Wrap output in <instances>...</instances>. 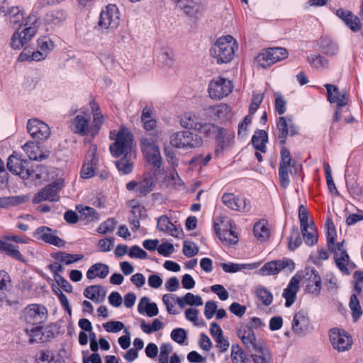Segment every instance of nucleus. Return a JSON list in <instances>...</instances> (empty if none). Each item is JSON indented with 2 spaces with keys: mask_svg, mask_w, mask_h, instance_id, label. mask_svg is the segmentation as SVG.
Masks as SVG:
<instances>
[{
  "mask_svg": "<svg viewBox=\"0 0 363 363\" xmlns=\"http://www.w3.org/2000/svg\"><path fill=\"white\" fill-rule=\"evenodd\" d=\"M40 26V21L38 15L30 13L29 17L26 21L25 27L18 28L13 33L10 45L14 50H20L25 48L35 36Z\"/></svg>",
  "mask_w": 363,
  "mask_h": 363,
  "instance_id": "obj_1",
  "label": "nucleus"
},
{
  "mask_svg": "<svg viewBox=\"0 0 363 363\" xmlns=\"http://www.w3.org/2000/svg\"><path fill=\"white\" fill-rule=\"evenodd\" d=\"M110 139L114 140V143L110 145L112 155L131 156L134 153L135 146L133 144V135L127 128H121L118 130L111 131Z\"/></svg>",
  "mask_w": 363,
  "mask_h": 363,
  "instance_id": "obj_2",
  "label": "nucleus"
},
{
  "mask_svg": "<svg viewBox=\"0 0 363 363\" xmlns=\"http://www.w3.org/2000/svg\"><path fill=\"white\" fill-rule=\"evenodd\" d=\"M238 48L235 38L231 35L220 37L211 49V54L218 64L228 63L234 57Z\"/></svg>",
  "mask_w": 363,
  "mask_h": 363,
  "instance_id": "obj_3",
  "label": "nucleus"
},
{
  "mask_svg": "<svg viewBox=\"0 0 363 363\" xmlns=\"http://www.w3.org/2000/svg\"><path fill=\"white\" fill-rule=\"evenodd\" d=\"M207 121V118L203 116V109L199 113L186 112L180 118V124L183 128L198 130L206 135H211V133L216 130V125Z\"/></svg>",
  "mask_w": 363,
  "mask_h": 363,
  "instance_id": "obj_4",
  "label": "nucleus"
},
{
  "mask_svg": "<svg viewBox=\"0 0 363 363\" xmlns=\"http://www.w3.org/2000/svg\"><path fill=\"white\" fill-rule=\"evenodd\" d=\"M214 228L218 238L224 245H231L238 242V235L231 219L220 216L215 220Z\"/></svg>",
  "mask_w": 363,
  "mask_h": 363,
  "instance_id": "obj_5",
  "label": "nucleus"
},
{
  "mask_svg": "<svg viewBox=\"0 0 363 363\" xmlns=\"http://www.w3.org/2000/svg\"><path fill=\"white\" fill-rule=\"evenodd\" d=\"M172 146L182 150H191L203 145L202 138L196 133L182 130L173 133L169 138Z\"/></svg>",
  "mask_w": 363,
  "mask_h": 363,
  "instance_id": "obj_6",
  "label": "nucleus"
},
{
  "mask_svg": "<svg viewBox=\"0 0 363 363\" xmlns=\"http://www.w3.org/2000/svg\"><path fill=\"white\" fill-rule=\"evenodd\" d=\"M7 167L23 179L30 180L35 183H37L41 177L38 170L28 167L26 160L14 155L9 157Z\"/></svg>",
  "mask_w": 363,
  "mask_h": 363,
  "instance_id": "obj_7",
  "label": "nucleus"
},
{
  "mask_svg": "<svg viewBox=\"0 0 363 363\" xmlns=\"http://www.w3.org/2000/svg\"><path fill=\"white\" fill-rule=\"evenodd\" d=\"M281 158L279 179L281 185L286 188L289 184V176L296 174L301 166L296 160H292L289 150L284 147L281 150Z\"/></svg>",
  "mask_w": 363,
  "mask_h": 363,
  "instance_id": "obj_8",
  "label": "nucleus"
},
{
  "mask_svg": "<svg viewBox=\"0 0 363 363\" xmlns=\"http://www.w3.org/2000/svg\"><path fill=\"white\" fill-rule=\"evenodd\" d=\"M328 336L333 349L337 352L343 353L352 349L353 339L352 335L345 330L340 328H333L328 331Z\"/></svg>",
  "mask_w": 363,
  "mask_h": 363,
  "instance_id": "obj_9",
  "label": "nucleus"
},
{
  "mask_svg": "<svg viewBox=\"0 0 363 363\" xmlns=\"http://www.w3.org/2000/svg\"><path fill=\"white\" fill-rule=\"evenodd\" d=\"M233 85L230 80L217 77L210 81L208 85L209 97L215 101L220 100L228 96L233 91Z\"/></svg>",
  "mask_w": 363,
  "mask_h": 363,
  "instance_id": "obj_10",
  "label": "nucleus"
},
{
  "mask_svg": "<svg viewBox=\"0 0 363 363\" xmlns=\"http://www.w3.org/2000/svg\"><path fill=\"white\" fill-rule=\"evenodd\" d=\"M48 317V311L42 305L30 304L26 307L21 314V320L30 326L42 325Z\"/></svg>",
  "mask_w": 363,
  "mask_h": 363,
  "instance_id": "obj_11",
  "label": "nucleus"
},
{
  "mask_svg": "<svg viewBox=\"0 0 363 363\" xmlns=\"http://www.w3.org/2000/svg\"><path fill=\"white\" fill-rule=\"evenodd\" d=\"M120 21L119 9L115 4H108L101 12L98 26L101 30H114L118 27Z\"/></svg>",
  "mask_w": 363,
  "mask_h": 363,
  "instance_id": "obj_12",
  "label": "nucleus"
},
{
  "mask_svg": "<svg viewBox=\"0 0 363 363\" xmlns=\"http://www.w3.org/2000/svg\"><path fill=\"white\" fill-rule=\"evenodd\" d=\"M288 52L283 48H274L264 50L255 57V62L262 68H267L277 61L286 59Z\"/></svg>",
  "mask_w": 363,
  "mask_h": 363,
  "instance_id": "obj_13",
  "label": "nucleus"
},
{
  "mask_svg": "<svg viewBox=\"0 0 363 363\" xmlns=\"http://www.w3.org/2000/svg\"><path fill=\"white\" fill-rule=\"evenodd\" d=\"M295 263L292 259H283L266 263L259 270L262 276H270L279 274L281 271L291 273L295 269Z\"/></svg>",
  "mask_w": 363,
  "mask_h": 363,
  "instance_id": "obj_14",
  "label": "nucleus"
},
{
  "mask_svg": "<svg viewBox=\"0 0 363 363\" xmlns=\"http://www.w3.org/2000/svg\"><path fill=\"white\" fill-rule=\"evenodd\" d=\"M313 329L308 312L300 310L294 314L291 321V330L295 335L303 337L311 333Z\"/></svg>",
  "mask_w": 363,
  "mask_h": 363,
  "instance_id": "obj_15",
  "label": "nucleus"
},
{
  "mask_svg": "<svg viewBox=\"0 0 363 363\" xmlns=\"http://www.w3.org/2000/svg\"><path fill=\"white\" fill-rule=\"evenodd\" d=\"M69 128L75 134L81 136H86L85 141L90 142L91 140V125L90 116L88 113L82 111L76 115L70 121Z\"/></svg>",
  "mask_w": 363,
  "mask_h": 363,
  "instance_id": "obj_16",
  "label": "nucleus"
},
{
  "mask_svg": "<svg viewBox=\"0 0 363 363\" xmlns=\"http://www.w3.org/2000/svg\"><path fill=\"white\" fill-rule=\"evenodd\" d=\"M232 115V108L227 104L221 103L203 109V116L207 118L208 121H225Z\"/></svg>",
  "mask_w": 363,
  "mask_h": 363,
  "instance_id": "obj_17",
  "label": "nucleus"
},
{
  "mask_svg": "<svg viewBox=\"0 0 363 363\" xmlns=\"http://www.w3.org/2000/svg\"><path fill=\"white\" fill-rule=\"evenodd\" d=\"M27 130L30 135L37 140H46L51 135L49 125L38 118H31L28 121Z\"/></svg>",
  "mask_w": 363,
  "mask_h": 363,
  "instance_id": "obj_18",
  "label": "nucleus"
},
{
  "mask_svg": "<svg viewBox=\"0 0 363 363\" xmlns=\"http://www.w3.org/2000/svg\"><path fill=\"white\" fill-rule=\"evenodd\" d=\"M89 106L92 113L90 133L91 139H93L99 134L102 126L106 123L107 116L102 113L99 104L94 99H91L89 102Z\"/></svg>",
  "mask_w": 363,
  "mask_h": 363,
  "instance_id": "obj_19",
  "label": "nucleus"
},
{
  "mask_svg": "<svg viewBox=\"0 0 363 363\" xmlns=\"http://www.w3.org/2000/svg\"><path fill=\"white\" fill-rule=\"evenodd\" d=\"M33 237L55 247H62L65 245V242L57 235V231L47 226L37 228L33 233Z\"/></svg>",
  "mask_w": 363,
  "mask_h": 363,
  "instance_id": "obj_20",
  "label": "nucleus"
},
{
  "mask_svg": "<svg viewBox=\"0 0 363 363\" xmlns=\"http://www.w3.org/2000/svg\"><path fill=\"white\" fill-rule=\"evenodd\" d=\"M65 180L59 178L51 184L45 186L35 196L34 200L36 202L43 201H57L59 199L58 192L64 186Z\"/></svg>",
  "mask_w": 363,
  "mask_h": 363,
  "instance_id": "obj_21",
  "label": "nucleus"
},
{
  "mask_svg": "<svg viewBox=\"0 0 363 363\" xmlns=\"http://www.w3.org/2000/svg\"><path fill=\"white\" fill-rule=\"evenodd\" d=\"M141 150L147 162L155 167L160 166L161 161L160 149L151 139H142Z\"/></svg>",
  "mask_w": 363,
  "mask_h": 363,
  "instance_id": "obj_22",
  "label": "nucleus"
},
{
  "mask_svg": "<svg viewBox=\"0 0 363 363\" xmlns=\"http://www.w3.org/2000/svg\"><path fill=\"white\" fill-rule=\"evenodd\" d=\"M223 203L233 211L248 212L250 202L245 198L233 193H225L222 198Z\"/></svg>",
  "mask_w": 363,
  "mask_h": 363,
  "instance_id": "obj_23",
  "label": "nucleus"
},
{
  "mask_svg": "<svg viewBox=\"0 0 363 363\" xmlns=\"http://www.w3.org/2000/svg\"><path fill=\"white\" fill-rule=\"evenodd\" d=\"M237 333L239 339L247 350H254L264 344V342L256 338L252 328L247 325H241Z\"/></svg>",
  "mask_w": 363,
  "mask_h": 363,
  "instance_id": "obj_24",
  "label": "nucleus"
},
{
  "mask_svg": "<svg viewBox=\"0 0 363 363\" xmlns=\"http://www.w3.org/2000/svg\"><path fill=\"white\" fill-rule=\"evenodd\" d=\"M303 277L306 291L311 294L318 296L322 286L321 278L318 272L314 269L308 268L306 269Z\"/></svg>",
  "mask_w": 363,
  "mask_h": 363,
  "instance_id": "obj_25",
  "label": "nucleus"
},
{
  "mask_svg": "<svg viewBox=\"0 0 363 363\" xmlns=\"http://www.w3.org/2000/svg\"><path fill=\"white\" fill-rule=\"evenodd\" d=\"M155 180L151 176H145L138 180H133L126 184L128 191H135L140 195L149 194L154 187Z\"/></svg>",
  "mask_w": 363,
  "mask_h": 363,
  "instance_id": "obj_26",
  "label": "nucleus"
},
{
  "mask_svg": "<svg viewBox=\"0 0 363 363\" xmlns=\"http://www.w3.org/2000/svg\"><path fill=\"white\" fill-rule=\"evenodd\" d=\"M327 90L328 99L330 103H335L338 108L346 106L348 103V95L345 91H339L337 87L333 84H325Z\"/></svg>",
  "mask_w": 363,
  "mask_h": 363,
  "instance_id": "obj_27",
  "label": "nucleus"
},
{
  "mask_svg": "<svg viewBox=\"0 0 363 363\" xmlns=\"http://www.w3.org/2000/svg\"><path fill=\"white\" fill-rule=\"evenodd\" d=\"M23 149L28 157L33 160L42 161L48 158L50 152L43 147H40L34 142H28L23 146Z\"/></svg>",
  "mask_w": 363,
  "mask_h": 363,
  "instance_id": "obj_28",
  "label": "nucleus"
},
{
  "mask_svg": "<svg viewBox=\"0 0 363 363\" xmlns=\"http://www.w3.org/2000/svg\"><path fill=\"white\" fill-rule=\"evenodd\" d=\"M213 133H216V152H223L231 145L234 137L231 132L228 131L223 128L216 126V130L212 132L211 134Z\"/></svg>",
  "mask_w": 363,
  "mask_h": 363,
  "instance_id": "obj_29",
  "label": "nucleus"
},
{
  "mask_svg": "<svg viewBox=\"0 0 363 363\" xmlns=\"http://www.w3.org/2000/svg\"><path fill=\"white\" fill-rule=\"evenodd\" d=\"M301 275L299 273L295 274L290 280L286 288L284 290L283 297L286 299V306L289 307L294 303L296 294L299 289V282Z\"/></svg>",
  "mask_w": 363,
  "mask_h": 363,
  "instance_id": "obj_30",
  "label": "nucleus"
},
{
  "mask_svg": "<svg viewBox=\"0 0 363 363\" xmlns=\"http://www.w3.org/2000/svg\"><path fill=\"white\" fill-rule=\"evenodd\" d=\"M177 6L183 10L186 14L195 16L200 13L205 4L204 0H174Z\"/></svg>",
  "mask_w": 363,
  "mask_h": 363,
  "instance_id": "obj_31",
  "label": "nucleus"
},
{
  "mask_svg": "<svg viewBox=\"0 0 363 363\" xmlns=\"http://www.w3.org/2000/svg\"><path fill=\"white\" fill-rule=\"evenodd\" d=\"M277 127L281 132L279 138L281 142L284 143L287 135H294L296 133V127L294 120L291 116H287L280 117L277 123Z\"/></svg>",
  "mask_w": 363,
  "mask_h": 363,
  "instance_id": "obj_32",
  "label": "nucleus"
},
{
  "mask_svg": "<svg viewBox=\"0 0 363 363\" xmlns=\"http://www.w3.org/2000/svg\"><path fill=\"white\" fill-rule=\"evenodd\" d=\"M6 17L10 25L13 28H23L25 27L26 19L29 17V13L25 16L23 11L18 7L11 6L8 11Z\"/></svg>",
  "mask_w": 363,
  "mask_h": 363,
  "instance_id": "obj_33",
  "label": "nucleus"
},
{
  "mask_svg": "<svg viewBox=\"0 0 363 363\" xmlns=\"http://www.w3.org/2000/svg\"><path fill=\"white\" fill-rule=\"evenodd\" d=\"M336 13L352 31L357 32L361 29L362 23L359 18L351 11L340 9L337 10Z\"/></svg>",
  "mask_w": 363,
  "mask_h": 363,
  "instance_id": "obj_34",
  "label": "nucleus"
},
{
  "mask_svg": "<svg viewBox=\"0 0 363 363\" xmlns=\"http://www.w3.org/2000/svg\"><path fill=\"white\" fill-rule=\"evenodd\" d=\"M330 250L335 254V262L339 269L345 274H348L349 256L343 247V244H337V247Z\"/></svg>",
  "mask_w": 363,
  "mask_h": 363,
  "instance_id": "obj_35",
  "label": "nucleus"
},
{
  "mask_svg": "<svg viewBox=\"0 0 363 363\" xmlns=\"http://www.w3.org/2000/svg\"><path fill=\"white\" fill-rule=\"evenodd\" d=\"M253 233L259 242H264L269 239L271 235V227L269 223L265 220H260L255 223Z\"/></svg>",
  "mask_w": 363,
  "mask_h": 363,
  "instance_id": "obj_36",
  "label": "nucleus"
},
{
  "mask_svg": "<svg viewBox=\"0 0 363 363\" xmlns=\"http://www.w3.org/2000/svg\"><path fill=\"white\" fill-rule=\"evenodd\" d=\"M109 274V267L103 263H96L91 266L86 272L87 279L92 280L96 278L104 279Z\"/></svg>",
  "mask_w": 363,
  "mask_h": 363,
  "instance_id": "obj_37",
  "label": "nucleus"
},
{
  "mask_svg": "<svg viewBox=\"0 0 363 363\" xmlns=\"http://www.w3.org/2000/svg\"><path fill=\"white\" fill-rule=\"evenodd\" d=\"M300 228L303 241L307 245L312 246L318 242V233L313 221L311 222L309 225L303 226Z\"/></svg>",
  "mask_w": 363,
  "mask_h": 363,
  "instance_id": "obj_38",
  "label": "nucleus"
},
{
  "mask_svg": "<svg viewBox=\"0 0 363 363\" xmlns=\"http://www.w3.org/2000/svg\"><path fill=\"white\" fill-rule=\"evenodd\" d=\"M157 228L160 231L165 232L174 237H179L182 233V230L175 227L169 218L164 216L158 218Z\"/></svg>",
  "mask_w": 363,
  "mask_h": 363,
  "instance_id": "obj_39",
  "label": "nucleus"
},
{
  "mask_svg": "<svg viewBox=\"0 0 363 363\" xmlns=\"http://www.w3.org/2000/svg\"><path fill=\"white\" fill-rule=\"evenodd\" d=\"M67 18V13L65 11L57 9L48 13L44 18L46 24L52 27L60 25Z\"/></svg>",
  "mask_w": 363,
  "mask_h": 363,
  "instance_id": "obj_40",
  "label": "nucleus"
},
{
  "mask_svg": "<svg viewBox=\"0 0 363 363\" xmlns=\"http://www.w3.org/2000/svg\"><path fill=\"white\" fill-rule=\"evenodd\" d=\"M51 256L56 262L67 265L77 262L84 258L81 254H69L65 252H57Z\"/></svg>",
  "mask_w": 363,
  "mask_h": 363,
  "instance_id": "obj_41",
  "label": "nucleus"
},
{
  "mask_svg": "<svg viewBox=\"0 0 363 363\" xmlns=\"http://www.w3.org/2000/svg\"><path fill=\"white\" fill-rule=\"evenodd\" d=\"M254 352L252 355L254 363H271L272 355L265 343L254 350Z\"/></svg>",
  "mask_w": 363,
  "mask_h": 363,
  "instance_id": "obj_42",
  "label": "nucleus"
},
{
  "mask_svg": "<svg viewBox=\"0 0 363 363\" xmlns=\"http://www.w3.org/2000/svg\"><path fill=\"white\" fill-rule=\"evenodd\" d=\"M138 309L140 313H145L149 317L156 316L159 313L157 304L150 302L146 297L140 299L138 306Z\"/></svg>",
  "mask_w": 363,
  "mask_h": 363,
  "instance_id": "obj_43",
  "label": "nucleus"
},
{
  "mask_svg": "<svg viewBox=\"0 0 363 363\" xmlns=\"http://www.w3.org/2000/svg\"><path fill=\"white\" fill-rule=\"evenodd\" d=\"M177 303L180 308H184L186 306H202L203 301L202 298L200 296L194 295L192 293H187L184 296L177 298Z\"/></svg>",
  "mask_w": 363,
  "mask_h": 363,
  "instance_id": "obj_44",
  "label": "nucleus"
},
{
  "mask_svg": "<svg viewBox=\"0 0 363 363\" xmlns=\"http://www.w3.org/2000/svg\"><path fill=\"white\" fill-rule=\"evenodd\" d=\"M230 359L233 363H250L247 354L238 344L231 346Z\"/></svg>",
  "mask_w": 363,
  "mask_h": 363,
  "instance_id": "obj_45",
  "label": "nucleus"
},
{
  "mask_svg": "<svg viewBox=\"0 0 363 363\" xmlns=\"http://www.w3.org/2000/svg\"><path fill=\"white\" fill-rule=\"evenodd\" d=\"M268 141V135L266 131L258 130L252 136V143L254 147L262 152L266 151V144Z\"/></svg>",
  "mask_w": 363,
  "mask_h": 363,
  "instance_id": "obj_46",
  "label": "nucleus"
},
{
  "mask_svg": "<svg viewBox=\"0 0 363 363\" xmlns=\"http://www.w3.org/2000/svg\"><path fill=\"white\" fill-rule=\"evenodd\" d=\"M325 228L326 231L328 247L330 250L334 249L335 247H337V243H336V239L337 235L335 225L331 219H327L325 224Z\"/></svg>",
  "mask_w": 363,
  "mask_h": 363,
  "instance_id": "obj_47",
  "label": "nucleus"
},
{
  "mask_svg": "<svg viewBox=\"0 0 363 363\" xmlns=\"http://www.w3.org/2000/svg\"><path fill=\"white\" fill-rule=\"evenodd\" d=\"M259 266V264L257 263V262L245 264H240L230 262V263H223L221 265L223 269L225 272H228V273H235L242 269L252 270V269L257 268Z\"/></svg>",
  "mask_w": 363,
  "mask_h": 363,
  "instance_id": "obj_48",
  "label": "nucleus"
},
{
  "mask_svg": "<svg viewBox=\"0 0 363 363\" xmlns=\"http://www.w3.org/2000/svg\"><path fill=\"white\" fill-rule=\"evenodd\" d=\"M130 157V155H124L123 157L116 162V167L121 174H129L133 172L134 163Z\"/></svg>",
  "mask_w": 363,
  "mask_h": 363,
  "instance_id": "obj_49",
  "label": "nucleus"
},
{
  "mask_svg": "<svg viewBox=\"0 0 363 363\" xmlns=\"http://www.w3.org/2000/svg\"><path fill=\"white\" fill-rule=\"evenodd\" d=\"M42 325L31 326L30 328H26V332L29 336V341L30 342H38L45 341L44 333L43 332Z\"/></svg>",
  "mask_w": 363,
  "mask_h": 363,
  "instance_id": "obj_50",
  "label": "nucleus"
},
{
  "mask_svg": "<svg viewBox=\"0 0 363 363\" xmlns=\"http://www.w3.org/2000/svg\"><path fill=\"white\" fill-rule=\"evenodd\" d=\"M97 165V161L94 157L90 160L86 161L82 167L81 177L83 179H89L93 177L95 175Z\"/></svg>",
  "mask_w": 363,
  "mask_h": 363,
  "instance_id": "obj_51",
  "label": "nucleus"
},
{
  "mask_svg": "<svg viewBox=\"0 0 363 363\" xmlns=\"http://www.w3.org/2000/svg\"><path fill=\"white\" fill-rule=\"evenodd\" d=\"M141 121L145 129L147 130H153L156 127V120L152 117V111L149 108L143 109L141 116Z\"/></svg>",
  "mask_w": 363,
  "mask_h": 363,
  "instance_id": "obj_52",
  "label": "nucleus"
},
{
  "mask_svg": "<svg viewBox=\"0 0 363 363\" xmlns=\"http://www.w3.org/2000/svg\"><path fill=\"white\" fill-rule=\"evenodd\" d=\"M349 306L352 311V316L354 321H357L362 315V310L360 307L359 301L357 297V293L351 295Z\"/></svg>",
  "mask_w": 363,
  "mask_h": 363,
  "instance_id": "obj_53",
  "label": "nucleus"
},
{
  "mask_svg": "<svg viewBox=\"0 0 363 363\" xmlns=\"http://www.w3.org/2000/svg\"><path fill=\"white\" fill-rule=\"evenodd\" d=\"M84 295L96 303H99L104 299V294L101 293V288L96 285L87 287L84 290Z\"/></svg>",
  "mask_w": 363,
  "mask_h": 363,
  "instance_id": "obj_54",
  "label": "nucleus"
},
{
  "mask_svg": "<svg viewBox=\"0 0 363 363\" xmlns=\"http://www.w3.org/2000/svg\"><path fill=\"white\" fill-rule=\"evenodd\" d=\"M259 300L264 305L269 306L273 301V295L269 290L264 286H259L255 290Z\"/></svg>",
  "mask_w": 363,
  "mask_h": 363,
  "instance_id": "obj_55",
  "label": "nucleus"
},
{
  "mask_svg": "<svg viewBox=\"0 0 363 363\" xmlns=\"http://www.w3.org/2000/svg\"><path fill=\"white\" fill-rule=\"evenodd\" d=\"M320 47L323 53L328 56L334 57L339 53L338 45L333 41L323 40Z\"/></svg>",
  "mask_w": 363,
  "mask_h": 363,
  "instance_id": "obj_56",
  "label": "nucleus"
},
{
  "mask_svg": "<svg viewBox=\"0 0 363 363\" xmlns=\"http://www.w3.org/2000/svg\"><path fill=\"white\" fill-rule=\"evenodd\" d=\"M38 48L45 53L47 56L53 50L55 44L53 41L45 36L40 37L37 40Z\"/></svg>",
  "mask_w": 363,
  "mask_h": 363,
  "instance_id": "obj_57",
  "label": "nucleus"
},
{
  "mask_svg": "<svg viewBox=\"0 0 363 363\" xmlns=\"http://www.w3.org/2000/svg\"><path fill=\"white\" fill-rule=\"evenodd\" d=\"M0 247L6 253V255L13 257L18 260L24 261L23 256L21 255L18 249L11 244L1 242Z\"/></svg>",
  "mask_w": 363,
  "mask_h": 363,
  "instance_id": "obj_58",
  "label": "nucleus"
},
{
  "mask_svg": "<svg viewBox=\"0 0 363 363\" xmlns=\"http://www.w3.org/2000/svg\"><path fill=\"white\" fill-rule=\"evenodd\" d=\"M173 351L172 345L170 343H163L160 345L158 363H168L169 356Z\"/></svg>",
  "mask_w": 363,
  "mask_h": 363,
  "instance_id": "obj_59",
  "label": "nucleus"
},
{
  "mask_svg": "<svg viewBox=\"0 0 363 363\" xmlns=\"http://www.w3.org/2000/svg\"><path fill=\"white\" fill-rule=\"evenodd\" d=\"M309 64L314 68L323 69L328 66V61L320 55H311L308 57Z\"/></svg>",
  "mask_w": 363,
  "mask_h": 363,
  "instance_id": "obj_60",
  "label": "nucleus"
},
{
  "mask_svg": "<svg viewBox=\"0 0 363 363\" xmlns=\"http://www.w3.org/2000/svg\"><path fill=\"white\" fill-rule=\"evenodd\" d=\"M11 284L9 275L4 270H0V299L4 298Z\"/></svg>",
  "mask_w": 363,
  "mask_h": 363,
  "instance_id": "obj_61",
  "label": "nucleus"
},
{
  "mask_svg": "<svg viewBox=\"0 0 363 363\" xmlns=\"http://www.w3.org/2000/svg\"><path fill=\"white\" fill-rule=\"evenodd\" d=\"M78 209L81 215L84 217V219L87 220V221L91 222L99 219V214L94 208L91 207L82 206Z\"/></svg>",
  "mask_w": 363,
  "mask_h": 363,
  "instance_id": "obj_62",
  "label": "nucleus"
},
{
  "mask_svg": "<svg viewBox=\"0 0 363 363\" xmlns=\"http://www.w3.org/2000/svg\"><path fill=\"white\" fill-rule=\"evenodd\" d=\"M104 328L108 333H116L125 328L124 324L121 321H108L103 324Z\"/></svg>",
  "mask_w": 363,
  "mask_h": 363,
  "instance_id": "obj_63",
  "label": "nucleus"
},
{
  "mask_svg": "<svg viewBox=\"0 0 363 363\" xmlns=\"http://www.w3.org/2000/svg\"><path fill=\"white\" fill-rule=\"evenodd\" d=\"M198 252L199 247L195 243L188 240L184 242L183 253L185 256L191 257L196 255Z\"/></svg>",
  "mask_w": 363,
  "mask_h": 363,
  "instance_id": "obj_64",
  "label": "nucleus"
}]
</instances>
